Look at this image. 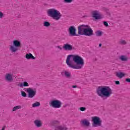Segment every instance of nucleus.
<instances>
[{"label": "nucleus", "mask_w": 130, "mask_h": 130, "mask_svg": "<svg viewBox=\"0 0 130 130\" xmlns=\"http://www.w3.org/2000/svg\"><path fill=\"white\" fill-rule=\"evenodd\" d=\"M66 63L71 69L80 70L85 64L84 59L78 55H69L66 59Z\"/></svg>", "instance_id": "obj_1"}, {"label": "nucleus", "mask_w": 130, "mask_h": 130, "mask_svg": "<svg viewBox=\"0 0 130 130\" xmlns=\"http://www.w3.org/2000/svg\"><path fill=\"white\" fill-rule=\"evenodd\" d=\"M96 93L102 98H108L112 94V90L109 86H101L96 89Z\"/></svg>", "instance_id": "obj_2"}, {"label": "nucleus", "mask_w": 130, "mask_h": 130, "mask_svg": "<svg viewBox=\"0 0 130 130\" xmlns=\"http://www.w3.org/2000/svg\"><path fill=\"white\" fill-rule=\"evenodd\" d=\"M47 15L50 18H52L55 21H58L61 18V14L58 10L54 9H50L47 11Z\"/></svg>", "instance_id": "obj_3"}, {"label": "nucleus", "mask_w": 130, "mask_h": 130, "mask_svg": "<svg viewBox=\"0 0 130 130\" xmlns=\"http://www.w3.org/2000/svg\"><path fill=\"white\" fill-rule=\"evenodd\" d=\"M78 33H93V30L88 25L82 24L78 27Z\"/></svg>", "instance_id": "obj_4"}, {"label": "nucleus", "mask_w": 130, "mask_h": 130, "mask_svg": "<svg viewBox=\"0 0 130 130\" xmlns=\"http://www.w3.org/2000/svg\"><path fill=\"white\" fill-rule=\"evenodd\" d=\"M91 121L92 122V126L93 127H97L102 125V120L100 117L98 116H93L91 117Z\"/></svg>", "instance_id": "obj_5"}, {"label": "nucleus", "mask_w": 130, "mask_h": 130, "mask_svg": "<svg viewBox=\"0 0 130 130\" xmlns=\"http://www.w3.org/2000/svg\"><path fill=\"white\" fill-rule=\"evenodd\" d=\"M50 105L53 108H60L61 107V102L57 100H52L50 103Z\"/></svg>", "instance_id": "obj_6"}, {"label": "nucleus", "mask_w": 130, "mask_h": 130, "mask_svg": "<svg viewBox=\"0 0 130 130\" xmlns=\"http://www.w3.org/2000/svg\"><path fill=\"white\" fill-rule=\"evenodd\" d=\"M93 33H69L67 35L68 37H72L73 36H80V35H85V36H92Z\"/></svg>", "instance_id": "obj_7"}, {"label": "nucleus", "mask_w": 130, "mask_h": 130, "mask_svg": "<svg viewBox=\"0 0 130 130\" xmlns=\"http://www.w3.org/2000/svg\"><path fill=\"white\" fill-rule=\"evenodd\" d=\"M92 15L93 18H94L95 20H99L101 19V14H100V12L97 10H94L92 12Z\"/></svg>", "instance_id": "obj_8"}, {"label": "nucleus", "mask_w": 130, "mask_h": 130, "mask_svg": "<svg viewBox=\"0 0 130 130\" xmlns=\"http://www.w3.org/2000/svg\"><path fill=\"white\" fill-rule=\"evenodd\" d=\"M28 93V98H33L35 95H36V89H32L30 88Z\"/></svg>", "instance_id": "obj_9"}, {"label": "nucleus", "mask_w": 130, "mask_h": 130, "mask_svg": "<svg viewBox=\"0 0 130 130\" xmlns=\"http://www.w3.org/2000/svg\"><path fill=\"white\" fill-rule=\"evenodd\" d=\"M10 50L12 52V53L17 51V40L13 42V46H10Z\"/></svg>", "instance_id": "obj_10"}, {"label": "nucleus", "mask_w": 130, "mask_h": 130, "mask_svg": "<svg viewBox=\"0 0 130 130\" xmlns=\"http://www.w3.org/2000/svg\"><path fill=\"white\" fill-rule=\"evenodd\" d=\"M5 79L6 82H13V75L11 74H7L5 75Z\"/></svg>", "instance_id": "obj_11"}, {"label": "nucleus", "mask_w": 130, "mask_h": 130, "mask_svg": "<svg viewBox=\"0 0 130 130\" xmlns=\"http://www.w3.org/2000/svg\"><path fill=\"white\" fill-rule=\"evenodd\" d=\"M63 48L65 50H73V49H75V48L73 47L72 45L69 44H65L63 46Z\"/></svg>", "instance_id": "obj_12"}, {"label": "nucleus", "mask_w": 130, "mask_h": 130, "mask_svg": "<svg viewBox=\"0 0 130 130\" xmlns=\"http://www.w3.org/2000/svg\"><path fill=\"white\" fill-rule=\"evenodd\" d=\"M34 123L37 127H41V126H42V122H41V120H35L34 121Z\"/></svg>", "instance_id": "obj_13"}, {"label": "nucleus", "mask_w": 130, "mask_h": 130, "mask_svg": "<svg viewBox=\"0 0 130 130\" xmlns=\"http://www.w3.org/2000/svg\"><path fill=\"white\" fill-rule=\"evenodd\" d=\"M50 123L51 125L55 127L59 125V124H60V122H59L58 120H52L50 122Z\"/></svg>", "instance_id": "obj_14"}, {"label": "nucleus", "mask_w": 130, "mask_h": 130, "mask_svg": "<svg viewBox=\"0 0 130 130\" xmlns=\"http://www.w3.org/2000/svg\"><path fill=\"white\" fill-rule=\"evenodd\" d=\"M61 76H65L66 78H71L72 77V75L70 72L68 71H64L61 72Z\"/></svg>", "instance_id": "obj_15"}, {"label": "nucleus", "mask_w": 130, "mask_h": 130, "mask_svg": "<svg viewBox=\"0 0 130 130\" xmlns=\"http://www.w3.org/2000/svg\"><path fill=\"white\" fill-rule=\"evenodd\" d=\"M69 33H76L77 32V28L74 25H71L69 28Z\"/></svg>", "instance_id": "obj_16"}, {"label": "nucleus", "mask_w": 130, "mask_h": 130, "mask_svg": "<svg viewBox=\"0 0 130 130\" xmlns=\"http://www.w3.org/2000/svg\"><path fill=\"white\" fill-rule=\"evenodd\" d=\"M68 128L66 126H62L61 125H57L55 126L54 130H68Z\"/></svg>", "instance_id": "obj_17"}, {"label": "nucleus", "mask_w": 130, "mask_h": 130, "mask_svg": "<svg viewBox=\"0 0 130 130\" xmlns=\"http://www.w3.org/2000/svg\"><path fill=\"white\" fill-rule=\"evenodd\" d=\"M25 58H26V59H35L36 58L34 57L31 53H29L25 55Z\"/></svg>", "instance_id": "obj_18"}, {"label": "nucleus", "mask_w": 130, "mask_h": 130, "mask_svg": "<svg viewBox=\"0 0 130 130\" xmlns=\"http://www.w3.org/2000/svg\"><path fill=\"white\" fill-rule=\"evenodd\" d=\"M119 59H120L121 61H127V60H128V58L125 55H121L119 57Z\"/></svg>", "instance_id": "obj_19"}, {"label": "nucleus", "mask_w": 130, "mask_h": 130, "mask_svg": "<svg viewBox=\"0 0 130 130\" xmlns=\"http://www.w3.org/2000/svg\"><path fill=\"white\" fill-rule=\"evenodd\" d=\"M116 77H118V78H119V79H121L122 78H123L124 76H125V74L122 72H117L116 74Z\"/></svg>", "instance_id": "obj_20"}, {"label": "nucleus", "mask_w": 130, "mask_h": 130, "mask_svg": "<svg viewBox=\"0 0 130 130\" xmlns=\"http://www.w3.org/2000/svg\"><path fill=\"white\" fill-rule=\"evenodd\" d=\"M18 86H19L21 88H23V87H28L29 86V84L27 82H24L23 83H21L20 84H18Z\"/></svg>", "instance_id": "obj_21"}, {"label": "nucleus", "mask_w": 130, "mask_h": 130, "mask_svg": "<svg viewBox=\"0 0 130 130\" xmlns=\"http://www.w3.org/2000/svg\"><path fill=\"white\" fill-rule=\"evenodd\" d=\"M82 124H84V125H85V126H89L90 125V122L88 121V120L84 119L82 121Z\"/></svg>", "instance_id": "obj_22"}, {"label": "nucleus", "mask_w": 130, "mask_h": 130, "mask_svg": "<svg viewBox=\"0 0 130 130\" xmlns=\"http://www.w3.org/2000/svg\"><path fill=\"white\" fill-rule=\"evenodd\" d=\"M21 47H22V45H21V42L17 41V50H21Z\"/></svg>", "instance_id": "obj_23"}, {"label": "nucleus", "mask_w": 130, "mask_h": 130, "mask_svg": "<svg viewBox=\"0 0 130 130\" xmlns=\"http://www.w3.org/2000/svg\"><path fill=\"white\" fill-rule=\"evenodd\" d=\"M32 107H39L40 106V103L39 102H36V103L32 104Z\"/></svg>", "instance_id": "obj_24"}, {"label": "nucleus", "mask_w": 130, "mask_h": 130, "mask_svg": "<svg viewBox=\"0 0 130 130\" xmlns=\"http://www.w3.org/2000/svg\"><path fill=\"white\" fill-rule=\"evenodd\" d=\"M44 27H49L50 26V23L48 21H45L43 23Z\"/></svg>", "instance_id": "obj_25"}, {"label": "nucleus", "mask_w": 130, "mask_h": 130, "mask_svg": "<svg viewBox=\"0 0 130 130\" xmlns=\"http://www.w3.org/2000/svg\"><path fill=\"white\" fill-rule=\"evenodd\" d=\"M21 96H22V97H27V93H26L25 91L21 90Z\"/></svg>", "instance_id": "obj_26"}, {"label": "nucleus", "mask_w": 130, "mask_h": 130, "mask_svg": "<svg viewBox=\"0 0 130 130\" xmlns=\"http://www.w3.org/2000/svg\"><path fill=\"white\" fill-rule=\"evenodd\" d=\"M64 2L66 4H71V3H73V0H64Z\"/></svg>", "instance_id": "obj_27"}, {"label": "nucleus", "mask_w": 130, "mask_h": 130, "mask_svg": "<svg viewBox=\"0 0 130 130\" xmlns=\"http://www.w3.org/2000/svg\"><path fill=\"white\" fill-rule=\"evenodd\" d=\"M120 44H122L123 45H125L126 44V42L125 40H121L120 41Z\"/></svg>", "instance_id": "obj_28"}, {"label": "nucleus", "mask_w": 130, "mask_h": 130, "mask_svg": "<svg viewBox=\"0 0 130 130\" xmlns=\"http://www.w3.org/2000/svg\"><path fill=\"white\" fill-rule=\"evenodd\" d=\"M31 88V87L30 88H23L24 91H25V92H27V93L29 92V91L30 90V89Z\"/></svg>", "instance_id": "obj_29"}, {"label": "nucleus", "mask_w": 130, "mask_h": 130, "mask_svg": "<svg viewBox=\"0 0 130 130\" xmlns=\"http://www.w3.org/2000/svg\"><path fill=\"white\" fill-rule=\"evenodd\" d=\"M80 111H85L86 110L85 107H80L79 108Z\"/></svg>", "instance_id": "obj_30"}, {"label": "nucleus", "mask_w": 130, "mask_h": 130, "mask_svg": "<svg viewBox=\"0 0 130 130\" xmlns=\"http://www.w3.org/2000/svg\"><path fill=\"white\" fill-rule=\"evenodd\" d=\"M2 18H4V13H3L2 12H0V19H2Z\"/></svg>", "instance_id": "obj_31"}, {"label": "nucleus", "mask_w": 130, "mask_h": 130, "mask_svg": "<svg viewBox=\"0 0 130 130\" xmlns=\"http://www.w3.org/2000/svg\"><path fill=\"white\" fill-rule=\"evenodd\" d=\"M104 25L106 27H108V23H107V22H106V21L104 22Z\"/></svg>", "instance_id": "obj_32"}, {"label": "nucleus", "mask_w": 130, "mask_h": 130, "mask_svg": "<svg viewBox=\"0 0 130 130\" xmlns=\"http://www.w3.org/2000/svg\"><path fill=\"white\" fill-rule=\"evenodd\" d=\"M102 33H96V36L98 37H99L100 36H101L102 35Z\"/></svg>", "instance_id": "obj_33"}, {"label": "nucleus", "mask_w": 130, "mask_h": 130, "mask_svg": "<svg viewBox=\"0 0 130 130\" xmlns=\"http://www.w3.org/2000/svg\"><path fill=\"white\" fill-rule=\"evenodd\" d=\"M115 84L116 85H120V82H119V81H115Z\"/></svg>", "instance_id": "obj_34"}, {"label": "nucleus", "mask_w": 130, "mask_h": 130, "mask_svg": "<svg viewBox=\"0 0 130 130\" xmlns=\"http://www.w3.org/2000/svg\"><path fill=\"white\" fill-rule=\"evenodd\" d=\"M125 82H127V83H130V78H126L125 79Z\"/></svg>", "instance_id": "obj_35"}, {"label": "nucleus", "mask_w": 130, "mask_h": 130, "mask_svg": "<svg viewBox=\"0 0 130 130\" xmlns=\"http://www.w3.org/2000/svg\"><path fill=\"white\" fill-rule=\"evenodd\" d=\"M17 110V106H15L13 108L12 111H16Z\"/></svg>", "instance_id": "obj_36"}, {"label": "nucleus", "mask_w": 130, "mask_h": 130, "mask_svg": "<svg viewBox=\"0 0 130 130\" xmlns=\"http://www.w3.org/2000/svg\"><path fill=\"white\" fill-rule=\"evenodd\" d=\"M22 107L21 106H17V109H21Z\"/></svg>", "instance_id": "obj_37"}, {"label": "nucleus", "mask_w": 130, "mask_h": 130, "mask_svg": "<svg viewBox=\"0 0 130 130\" xmlns=\"http://www.w3.org/2000/svg\"><path fill=\"white\" fill-rule=\"evenodd\" d=\"M6 129V126H4L3 127H2V129L1 130H5Z\"/></svg>", "instance_id": "obj_38"}, {"label": "nucleus", "mask_w": 130, "mask_h": 130, "mask_svg": "<svg viewBox=\"0 0 130 130\" xmlns=\"http://www.w3.org/2000/svg\"><path fill=\"white\" fill-rule=\"evenodd\" d=\"M77 87H78V86H77V85L72 86V88H77Z\"/></svg>", "instance_id": "obj_39"}, {"label": "nucleus", "mask_w": 130, "mask_h": 130, "mask_svg": "<svg viewBox=\"0 0 130 130\" xmlns=\"http://www.w3.org/2000/svg\"><path fill=\"white\" fill-rule=\"evenodd\" d=\"M99 47H101V46H102V44L101 43L99 44Z\"/></svg>", "instance_id": "obj_40"}, {"label": "nucleus", "mask_w": 130, "mask_h": 130, "mask_svg": "<svg viewBox=\"0 0 130 130\" xmlns=\"http://www.w3.org/2000/svg\"><path fill=\"white\" fill-rule=\"evenodd\" d=\"M58 48H59V49L60 50H61V49H62L61 47H60V46H58Z\"/></svg>", "instance_id": "obj_41"}, {"label": "nucleus", "mask_w": 130, "mask_h": 130, "mask_svg": "<svg viewBox=\"0 0 130 130\" xmlns=\"http://www.w3.org/2000/svg\"><path fill=\"white\" fill-rule=\"evenodd\" d=\"M67 106H68V105H65L63 106V107H66Z\"/></svg>", "instance_id": "obj_42"}, {"label": "nucleus", "mask_w": 130, "mask_h": 130, "mask_svg": "<svg viewBox=\"0 0 130 130\" xmlns=\"http://www.w3.org/2000/svg\"><path fill=\"white\" fill-rule=\"evenodd\" d=\"M97 33H101V31H97Z\"/></svg>", "instance_id": "obj_43"}]
</instances>
